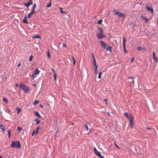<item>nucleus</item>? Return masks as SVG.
<instances>
[{
  "instance_id": "nucleus-51",
  "label": "nucleus",
  "mask_w": 158,
  "mask_h": 158,
  "mask_svg": "<svg viewBox=\"0 0 158 158\" xmlns=\"http://www.w3.org/2000/svg\"><path fill=\"white\" fill-rule=\"evenodd\" d=\"M73 65H75V62H76V60H73Z\"/></svg>"
},
{
  "instance_id": "nucleus-62",
  "label": "nucleus",
  "mask_w": 158,
  "mask_h": 158,
  "mask_svg": "<svg viewBox=\"0 0 158 158\" xmlns=\"http://www.w3.org/2000/svg\"><path fill=\"white\" fill-rule=\"evenodd\" d=\"M72 125H73V123H72Z\"/></svg>"
},
{
  "instance_id": "nucleus-27",
  "label": "nucleus",
  "mask_w": 158,
  "mask_h": 158,
  "mask_svg": "<svg viewBox=\"0 0 158 158\" xmlns=\"http://www.w3.org/2000/svg\"><path fill=\"white\" fill-rule=\"evenodd\" d=\"M3 101L5 102L6 103H7L8 102V100L6 98H4L3 99Z\"/></svg>"
},
{
  "instance_id": "nucleus-8",
  "label": "nucleus",
  "mask_w": 158,
  "mask_h": 158,
  "mask_svg": "<svg viewBox=\"0 0 158 158\" xmlns=\"http://www.w3.org/2000/svg\"><path fill=\"white\" fill-rule=\"evenodd\" d=\"M125 115L126 116V117L128 118L129 120H130V118H133V117L130 114L129 115L127 113L125 112L124 113Z\"/></svg>"
},
{
  "instance_id": "nucleus-33",
  "label": "nucleus",
  "mask_w": 158,
  "mask_h": 158,
  "mask_svg": "<svg viewBox=\"0 0 158 158\" xmlns=\"http://www.w3.org/2000/svg\"><path fill=\"white\" fill-rule=\"evenodd\" d=\"M8 134L9 137L10 138V136H11L10 130H9L8 131Z\"/></svg>"
},
{
  "instance_id": "nucleus-2",
  "label": "nucleus",
  "mask_w": 158,
  "mask_h": 158,
  "mask_svg": "<svg viewBox=\"0 0 158 158\" xmlns=\"http://www.w3.org/2000/svg\"><path fill=\"white\" fill-rule=\"evenodd\" d=\"M11 147L13 148H16L19 149L21 148V146L19 141H15L12 142Z\"/></svg>"
},
{
  "instance_id": "nucleus-39",
  "label": "nucleus",
  "mask_w": 158,
  "mask_h": 158,
  "mask_svg": "<svg viewBox=\"0 0 158 158\" xmlns=\"http://www.w3.org/2000/svg\"><path fill=\"white\" fill-rule=\"evenodd\" d=\"M154 60H155V61H156V62H157V61H158L157 58H156V57H154Z\"/></svg>"
},
{
  "instance_id": "nucleus-25",
  "label": "nucleus",
  "mask_w": 158,
  "mask_h": 158,
  "mask_svg": "<svg viewBox=\"0 0 158 158\" xmlns=\"http://www.w3.org/2000/svg\"><path fill=\"white\" fill-rule=\"evenodd\" d=\"M16 110L18 111L17 114H19L21 111V109L18 107L16 108Z\"/></svg>"
},
{
  "instance_id": "nucleus-9",
  "label": "nucleus",
  "mask_w": 158,
  "mask_h": 158,
  "mask_svg": "<svg viewBox=\"0 0 158 158\" xmlns=\"http://www.w3.org/2000/svg\"><path fill=\"white\" fill-rule=\"evenodd\" d=\"M123 47L125 53H127L125 45V40L124 37L123 38Z\"/></svg>"
},
{
  "instance_id": "nucleus-30",
  "label": "nucleus",
  "mask_w": 158,
  "mask_h": 158,
  "mask_svg": "<svg viewBox=\"0 0 158 158\" xmlns=\"http://www.w3.org/2000/svg\"><path fill=\"white\" fill-rule=\"evenodd\" d=\"M102 19L99 20L98 22V24H102Z\"/></svg>"
},
{
  "instance_id": "nucleus-45",
  "label": "nucleus",
  "mask_w": 158,
  "mask_h": 158,
  "mask_svg": "<svg viewBox=\"0 0 158 158\" xmlns=\"http://www.w3.org/2000/svg\"><path fill=\"white\" fill-rule=\"evenodd\" d=\"M62 46L63 47H64L65 48H67V46H66V45L65 44H63L62 45Z\"/></svg>"
},
{
  "instance_id": "nucleus-34",
  "label": "nucleus",
  "mask_w": 158,
  "mask_h": 158,
  "mask_svg": "<svg viewBox=\"0 0 158 158\" xmlns=\"http://www.w3.org/2000/svg\"><path fill=\"white\" fill-rule=\"evenodd\" d=\"M33 57V56H31L29 59V61H31L32 60Z\"/></svg>"
},
{
  "instance_id": "nucleus-35",
  "label": "nucleus",
  "mask_w": 158,
  "mask_h": 158,
  "mask_svg": "<svg viewBox=\"0 0 158 158\" xmlns=\"http://www.w3.org/2000/svg\"><path fill=\"white\" fill-rule=\"evenodd\" d=\"M53 76L54 77V79L55 81H56V74H54Z\"/></svg>"
},
{
  "instance_id": "nucleus-40",
  "label": "nucleus",
  "mask_w": 158,
  "mask_h": 158,
  "mask_svg": "<svg viewBox=\"0 0 158 158\" xmlns=\"http://www.w3.org/2000/svg\"><path fill=\"white\" fill-rule=\"evenodd\" d=\"M40 128L39 127H38L37 128L36 131V134H37L38 133V130Z\"/></svg>"
},
{
  "instance_id": "nucleus-59",
  "label": "nucleus",
  "mask_w": 158,
  "mask_h": 158,
  "mask_svg": "<svg viewBox=\"0 0 158 158\" xmlns=\"http://www.w3.org/2000/svg\"><path fill=\"white\" fill-rule=\"evenodd\" d=\"M143 50H144V51H146V49L145 48H143Z\"/></svg>"
},
{
  "instance_id": "nucleus-10",
  "label": "nucleus",
  "mask_w": 158,
  "mask_h": 158,
  "mask_svg": "<svg viewBox=\"0 0 158 158\" xmlns=\"http://www.w3.org/2000/svg\"><path fill=\"white\" fill-rule=\"evenodd\" d=\"M32 1V0H30V1L28 2L27 3H25L24 4L25 6L27 7H29L30 5L33 4V2Z\"/></svg>"
},
{
  "instance_id": "nucleus-29",
  "label": "nucleus",
  "mask_w": 158,
  "mask_h": 158,
  "mask_svg": "<svg viewBox=\"0 0 158 158\" xmlns=\"http://www.w3.org/2000/svg\"><path fill=\"white\" fill-rule=\"evenodd\" d=\"M17 129L18 130L19 132L21 131V130L22 129V128L19 127H18Z\"/></svg>"
},
{
  "instance_id": "nucleus-28",
  "label": "nucleus",
  "mask_w": 158,
  "mask_h": 158,
  "mask_svg": "<svg viewBox=\"0 0 158 158\" xmlns=\"http://www.w3.org/2000/svg\"><path fill=\"white\" fill-rule=\"evenodd\" d=\"M94 69H98V66L96 63H94Z\"/></svg>"
},
{
  "instance_id": "nucleus-63",
  "label": "nucleus",
  "mask_w": 158,
  "mask_h": 158,
  "mask_svg": "<svg viewBox=\"0 0 158 158\" xmlns=\"http://www.w3.org/2000/svg\"><path fill=\"white\" fill-rule=\"evenodd\" d=\"M108 114H109V113H108Z\"/></svg>"
},
{
  "instance_id": "nucleus-55",
  "label": "nucleus",
  "mask_w": 158,
  "mask_h": 158,
  "mask_svg": "<svg viewBox=\"0 0 158 158\" xmlns=\"http://www.w3.org/2000/svg\"><path fill=\"white\" fill-rule=\"evenodd\" d=\"M18 85H19L18 84H17V83L16 84L15 86L16 87H17L18 86Z\"/></svg>"
},
{
  "instance_id": "nucleus-6",
  "label": "nucleus",
  "mask_w": 158,
  "mask_h": 158,
  "mask_svg": "<svg viewBox=\"0 0 158 158\" xmlns=\"http://www.w3.org/2000/svg\"><path fill=\"white\" fill-rule=\"evenodd\" d=\"M145 8L148 11H150L153 14L154 13L153 9L152 8L150 7L148 5H146Z\"/></svg>"
},
{
  "instance_id": "nucleus-19",
  "label": "nucleus",
  "mask_w": 158,
  "mask_h": 158,
  "mask_svg": "<svg viewBox=\"0 0 158 158\" xmlns=\"http://www.w3.org/2000/svg\"><path fill=\"white\" fill-rule=\"evenodd\" d=\"M114 11L116 15H118L119 13H120V12H119L118 11L116 10H114Z\"/></svg>"
},
{
  "instance_id": "nucleus-21",
  "label": "nucleus",
  "mask_w": 158,
  "mask_h": 158,
  "mask_svg": "<svg viewBox=\"0 0 158 158\" xmlns=\"http://www.w3.org/2000/svg\"><path fill=\"white\" fill-rule=\"evenodd\" d=\"M36 7V4L35 3L34 4L33 6V7H32V11H33V12H35L34 10H35V7Z\"/></svg>"
},
{
  "instance_id": "nucleus-48",
  "label": "nucleus",
  "mask_w": 158,
  "mask_h": 158,
  "mask_svg": "<svg viewBox=\"0 0 158 158\" xmlns=\"http://www.w3.org/2000/svg\"><path fill=\"white\" fill-rule=\"evenodd\" d=\"M134 58H132L131 59V62H132L133 61V60H134Z\"/></svg>"
},
{
  "instance_id": "nucleus-58",
  "label": "nucleus",
  "mask_w": 158,
  "mask_h": 158,
  "mask_svg": "<svg viewBox=\"0 0 158 158\" xmlns=\"http://www.w3.org/2000/svg\"><path fill=\"white\" fill-rule=\"evenodd\" d=\"M142 2H139V4L141 5L142 4Z\"/></svg>"
},
{
  "instance_id": "nucleus-18",
  "label": "nucleus",
  "mask_w": 158,
  "mask_h": 158,
  "mask_svg": "<svg viewBox=\"0 0 158 158\" xmlns=\"http://www.w3.org/2000/svg\"><path fill=\"white\" fill-rule=\"evenodd\" d=\"M0 127L1 128V129L3 131V132H4L5 131V127H4V126L2 124H1Z\"/></svg>"
},
{
  "instance_id": "nucleus-38",
  "label": "nucleus",
  "mask_w": 158,
  "mask_h": 158,
  "mask_svg": "<svg viewBox=\"0 0 158 158\" xmlns=\"http://www.w3.org/2000/svg\"><path fill=\"white\" fill-rule=\"evenodd\" d=\"M95 73L97 74L98 73V69H95Z\"/></svg>"
},
{
  "instance_id": "nucleus-16",
  "label": "nucleus",
  "mask_w": 158,
  "mask_h": 158,
  "mask_svg": "<svg viewBox=\"0 0 158 158\" xmlns=\"http://www.w3.org/2000/svg\"><path fill=\"white\" fill-rule=\"evenodd\" d=\"M35 115L37 116L40 118H41V116L40 115L39 113L37 111H35Z\"/></svg>"
},
{
  "instance_id": "nucleus-42",
  "label": "nucleus",
  "mask_w": 158,
  "mask_h": 158,
  "mask_svg": "<svg viewBox=\"0 0 158 158\" xmlns=\"http://www.w3.org/2000/svg\"><path fill=\"white\" fill-rule=\"evenodd\" d=\"M93 60H94V63H96V61L95 58H93Z\"/></svg>"
},
{
  "instance_id": "nucleus-56",
  "label": "nucleus",
  "mask_w": 158,
  "mask_h": 158,
  "mask_svg": "<svg viewBox=\"0 0 158 158\" xmlns=\"http://www.w3.org/2000/svg\"><path fill=\"white\" fill-rule=\"evenodd\" d=\"M40 107H43V106L41 104L40 105Z\"/></svg>"
},
{
  "instance_id": "nucleus-43",
  "label": "nucleus",
  "mask_w": 158,
  "mask_h": 158,
  "mask_svg": "<svg viewBox=\"0 0 158 158\" xmlns=\"http://www.w3.org/2000/svg\"><path fill=\"white\" fill-rule=\"evenodd\" d=\"M104 100L106 102V104L107 105L108 104V103L107 102V99H104Z\"/></svg>"
},
{
  "instance_id": "nucleus-11",
  "label": "nucleus",
  "mask_w": 158,
  "mask_h": 158,
  "mask_svg": "<svg viewBox=\"0 0 158 158\" xmlns=\"http://www.w3.org/2000/svg\"><path fill=\"white\" fill-rule=\"evenodd\" d=\"M118 16L119 18H125L126 17V16L124 14L120 12Z\"/></svg>"
},
{
  "instance_id": "nucleus-61",
  "label": "nucleus",
  "mask_w": 158,
  "mask_h": 158,
  "mask_svg": "<svg viewBox=\"0 0 158 158\" xmlns=\"http://www.w3.org/2000/svg\"><path fill=\"white\" fill-rule=\"evenodd\" d=\"M157 24H158V20H157Z\"/></svg>"
},
{
  "instance_id": "nucleus-15",
  "label": "nucleus",
  "mask_w": 158,
  "mask_h": 158,
  "mask_svg": "<svg viewBox=\"0 0 158 158\" xmlns=\"http://www.w3.org/2000/svg\"><path fill=\"white\" fill-rule=\"evenodd\" d=\"M35 12H33L32 11L31 13H29L28 14L27 17L28 18H31V17L30 16V15H33L34 13H35Z\"/></svg>"
},
{
  "instance_id": "nucleus-7",
  "label": "nucleus",
  "mask_w": 158,
  "mask_h": 158,
  "mask_svg": "<svg viewBox=\"0 0 158 158\" xmlns=\"http://www.w3.org/2000/svg\"><path fill=\"white\" fill-rule=\"evenodd\" d=\"M130 123L129 125L130 127L133 128L134 127V123H133V118H130Z\"/></svg>"
},
{
  "instance_id": "nucleus-23",
  "label": "nucleus",
  "mask_w": 158,
  "mask_h": 158,
  "mask_svg": "<svg viewBox=\"0 0 158 158\" xmlns=\"http://www.w3.org/2000/svg\"><path fill=\"white\" fill-rule=\"evenodd\" d=\"M35 121L36 122V123L37 124H38L40 123V121L38 119H35Z\"/></svg>"
},
{
  "instance_id": "nucleus-50",
  "label": "nucleus",
  "mask_w": 158,
  "mask_h": 158,
  "mask_svg": "<svg viewBox=\"0 0 158 158\" xmlns=\"http://www.w3.org/2000/svg\"><path fill=\"white\" fill-rule=\"evenodd\" d=\"M35 75H34V73L32 75V77L33 78V79L34 78V76Z\"/></svg>"
},
{
  "instance_id": "nucleus-13",
  "label": "nucleus",
  "mask_w": 158,
  "mask_h": 158,
  "mask_svg": "<svg viewBox=\"0 0 158 158\" xmlns=\"http://www.w3.org/2000/svg\"><path fill=\"white\" fill-rule=\"evenodd\" d=\"M27 16L26 15L25 17H24V19H23V22L24 23H26V24H28V23L27 21Z\"/></svg>"
},
{
  "instance_id": "nucleus-3",
  "label": "nucleus",
  "mask_w": 158,
  "mask_h": 158,
  "mask_svg": "<svg viewBox=\"0 0 158 158\" xmlns=\"http://www.w3.org/2000/svg\"><path fill=\"white\" fill-rule=\"evenodd\" d=\"M98 31L97 34V36L99 39H101L104 36L102 34V30L101 28L99 27L98 28Z\"/></svg>"
},
{
  "instance_id": "nucleus-57",
  "label": "nucleus",
  "mask_w": 158,
  "mask_h": 158,
  "mask_svg": "<svg viewBox=\"0 0 158 158\" xmlns=\"http://www.w3.org/2000/svg\"><path fill=\"white\" fill-rule=\"evenodd\" d=\"M146 128L147 129H151V128H149L147 127Z\"/></svg>"
},
{
  "instance_id": "nucleus-36",
  "label": "nucleus",
  "mask_w": 158,
  "mask_h": 158,
  "mask_svg": "<svg viewBox=\"0 0 158 158\" xmlns=\"http://www.w3.org/2000/svg\"><path fill=\"white\" fill-rule=\"evenodd\" d=\"M85 127L86 128L87 131H88V127L86 124H85Z\"/></svg>"
},
{
  "instance_id": "nucleus-53",
  "label": "nucleus",
  "mask_w": 158,
  "mask_h": 158,
  "mask_svg": "<svg viewBox=\"0 0 158 158\" xmlns=\"http://www.w3.org/2000/svg\"><path fill=\"white\" fill-rule=\"evenodd\" d=\"M72 58H73V60H75V58L74 56L72 57Z\"/></svg>"
},
{
  "instance_id": "nucleus-32",
  "label": "nucleus",
  "mask_w": 158,
  "mask_h": 158,
  "mask_svg": "<svg viewBox=\"0 0 158 158\" xmlns=\"http://www.w3.org/2000/svg\"><path fill=\"white\" fill-rule=\"evenodd\" d=\"M102 75V74L101 72H99V75H98V79L101 78V76Z\"/></svg>"
},
{
  "instance_id": "nucleus-41",
  "label": "nucleus",
  "mask_w": 158,
  "mask_h": 158,
  "mask_svg": "<svg viewBox=\"0 0 158 158\" xmlns=\"http://www.w3.org/2000/svg\"><path fill=\"white\" fill-rule=\"evenodd\" d=\"M153 58L156 57L155 53L154 51L153 52Z\"/></svg>"
},
{
  "instance_id": "nucleus-14",
  "label": "nucleus",
  "mask_w": 158,
  "mask_h": 158,
  "mask_svg": "<svg viewBox=\"0 0 158 158\" xmlns=\"http://www.w3.org/2000/svg\"><path fill=\"white\" fill-rule=\"evenodd\" d=\"M40 71L38 69H36L35 70V72L34 73V75H36L39 73Z\"/></svg>"
},
{
  "instance_id": "nucleus-31",
  "label": "nucleus",
  "mask_w": 158,
  "mask_h": 158,
  "mask_svg": "<svg viewBox=\"0 0 158 158\" xmlns=\"http://www.w3.org/2000/svg\"><path fill=\"white\" fill-rule=\"evenodd\" d=\"M137 49L138 51H140L143 50V48L140 47H138L137 48Z\"/></svg>"
},
{
  "instance_id": "nucleus-47",
  "label": "nucleus",
  "mask_w": 158,
  "mask_h": 158,
  "mask_svg": "<svg viewBox=\"0 0 158 158\" xmlns=\"http://www.w3.org/2000/svg\"><path fill=\"white\" fill-rule=\"evenodd\" d=\"M35 130H34L33 131V133H32V136H33L34 135V134L35 133Z\"/></svg>"
},
{
  "instance_id": "nucleus-4",
  "label": "nucleus",
  "mask_w": 158,
  "mask_h": 158,
  "mask_svg": "<svg viewBox=\"0 0 158 158\" xmlns=\"http://www.w3.org/2000/svg\"><path fill=\"white\" fill-rule=\"evenodd\" d=\"M19 87L27 93L28 91L29 88L26 85L21 84L20 85Z\"/></svg>"
},
{
  "instance_id": "nucleus-46",
  "label": "nucleus",
  "mask_w": 158,
  "mask_h": 158,
  "mask_svg": "<svg viewBox=\"0 0 158 158\" xmlns=\"http://www.w3.org/2000/svg\"><path fill=\"white\" fill-rule=\"evenodd\" d=\"M128 79H134V78L133 77H128Z\"/></svg>"
},
{
  "instance_id": "nucleus-12",
  "label": "nucleus",
  "mask_w": 158,
  "mask_h": 158,
  "mask_svg": "<svg viewBox=\"0 0 158 158\" xmlns=\"http://www.w3.org/2000/svg\"><path fill=\"white\" fill-rule=\"evenodd\" d=\"M141 18L143 20L145 21V22H148V19L146 17L142 16Z\"/></svg>"
},
{
  "instance_id": "nucleus-17",
  "label": "nucleus",
  "mask_w": 158,
  "mask_h": 158,
  "mask_svg": "<svg viewBox=\"0 0 158 158\" xmlns=\"http://www.w3.org/2000/svg\"><path fill=\"white\" fill-rule=\"evenodd\" d=\"M60 12L61 13H62V14H67V12H65L64 11L62 10V8L61 7H60Z\"/></svg>"
},
{
  "instance_id": "nucleus-37",
  "label": "nucleus",
  "mask_w": 158,
  "mask_h": 158,
  "mask_svg": "<svg viewBox=\"0 0 158 158\" xmlns=\"http://www.w3.org/2000/svg\"><path fill=\"white\" fill-rule=\"evenodd\" d=\"M114 145L117 148H118V149H120V148L118 147L117 145L115 143H114Z\"/></svg>"
},
{
  "instance_id": "nucleus-26",
  "label": "nucleus",
  "mask_w": 158,
  "mask_h": 158,
  "mask_svg": "<svg viewBox=\"0 0 158 158\" xmlns=\"http://www.w3.org/2000/svg\"><path fill=\"white\" fill-rule=\"evenodd\" d=\"M39 102V101L37 100H36L35 101V102L33 103V104L34 105H36Z\"/></svg>"
},
{
  "instance_id": "nucleus-60",
  "label": "nucleus",
  "mask_w": 158,
  "mask_h": 158,
  "mask_svg": "<svg viewBox=\"0 0 158 158\" xmlns=\"http://www.w3.org/2000/svg\"><path fill=\"white\" fill-rule=\"evenodd\" d=\"M0 158H2V156H0Z\"/></svg>"
},
{
  "instance_id": "nucleus-5",
  "label": "nucleus",
  "mask_w": 158,
  "mask_h": 158,
  "mask_svg": "<svg viewBox=\"0 0 158 158\" xmlns=\"http://www.w3.org/2000/svg\"><path fill=\"white\" fill-rule=\"evenodd\" d=\"M94 153L96 154V155L98 156L100 158H104V157L102 156L101 154V153L97 151L96 148H94Z\"/></svg>"
},
{
  "instance_id": "nucleus-1",
  "label": "nucleus",
  "mask_w": 158,
  "mask_h": 158,
  "mask_svg": "<svg viewBox=\"0 0 158 158\" xmlns=\"http://www.w3.org/2000/svg\"><path fill=\"white\" fill-rule=\"evenodd\" d=\"M100 45L102 48L105 49L106 51H109L110 52H111L112 48L111 46L106 44V43L103 41H100Z\"/></svg>"
},
{
  "instance_id": "nucleus-20",
  "label": "nucleus",
  "mask_w": 158,
  "mask_h": 158,
  "mask_svg": "<svg viewBox=\"0 0 158 158\" xmlns=\"http://www.w3.org/2000/svg\"><path fill=\"white\" fill-rule=\"evenodd\" d=\"M33 38H40L41 39V38L40 36L39 35H37L35 36H34L33 37Z\"/></svg>"
},
{
  "instance_id": "nucleus-24",
  "label": "nucleus",
  "mask_w": 158,
  "mask_h": 158,
  "mask_svg": "<svg viewBox=\"0 0 158 158\" xmlns=\"http://www.w3.org/2000/svg\"><path fill=\"white\" fill-rule=\"evenodd\" d=\"M47 56H48V57L49 58H51L50 55V53L49 51V50H48V51H47Z\"/></svg>"
},
{
  "instance_id": "nucleus-22",
  "label": "nucleus",
  "mask_w": 158,
  "mask_h": 158,
  "mask_svg": "<svg viewBox=\"0 0 158 158\" xmlns=\"http://www.w3.org/2000/svg\"><path fill=\"white\" fill-rule=\"evenodd\" d=\"M51 1H52V0H50V2H49V4H48L47 5V7H50L51 6H52Z\"/></svg>"
},
{
  "instance_id": "nucleus-52",
  "label": "nucleus",
  "mask_w": 158,
  "mask_h": 158,
  "mask_svg": "<svg viewBox=\"0 0 158 158\" xmlns=\"http://www.w3.org/2000/svg\"><path fill=\"white\" fill-rule=\"evenodd\" d=\"M130 82H132L133 84L134 83V81L133 80H132L131 81H130Z\"/></svg>"
},
{
  "instance_id": "nucleus-44",
  "label": "nucleus",
  "mask_w": 158,
  "mask_h": 158,
  "mask_svg": "<svg viewBox=\"0 0 158 158\" xmlns=\"http://www.w3.org/2000/svg\"><path fill=\"white\" fill-rule=\"evenodd\" d=\"M52 70H53V73L54 74H56V73H55V70H54V68H52Z\"/></svg>"
},
{
  "instance_id": "nucleus-54",
  "label": "nucleus",
  "mask_w": 158,
  "mask_h": 158,
  "mask_svg": "<svg viewBox=\"0 0 158 158\" xmlns=\"http://www.w3.org/2000/svg\"><path fill=\"white\" fill-rule=\"evenodd\" d=\"M92 56H93V58H95L94 53H92Z\"/></svg>"
},
{
  "instance_id": "nucleus-49",
  "label": "nucleus",
  "mask_w": 158,
  "mask_h": 158,
  "mask_svg": "<svg viewBox=\"0 0 158 158\" xmlns=\"http://www.w3.org/2000/svg\"><path fill=\"white\" fill-rule=\"evenodd\" d=\"M21 63H19L18 64V67H19L20 66V65H21Z\"/></svg>"
}]
</instances>
